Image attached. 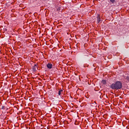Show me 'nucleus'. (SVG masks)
<instances>
[{"instance_id": "423d86ee", "label": "nucleus", "mask_w": 129, "mask_h": 129, "mask_svg": "<svg viewBox=\"0 0 129 129\" xmlns=\"http://www.w3.org/2000/svg\"><path fill=\"white\" fill-rule=\"evenodd\" d=\"M62 91H63V90H62L58 91V95H61V92H62Z\"/></svg>"}, {"instance_id": "0eeeda50", "label": "nucleus", "mask_w": 129, "mask_h": 129, "mask_svg": "<svg viewBox=\"0 0 129 129\" xmlns=\"http://www.w3.org/2000/svg\"><path fill=\"white\" fill-rule=\"evenodd\" d=\"M111 3H114V0H110Z\"/></svg>"}, {"instance_id": "f257e3e1", "label": "nucleus", "mask_w": 129, "mask_h": 129, "mask_svg": "<svg viewBox=\"0 0 129 129\" xmlns=\"http://www.w3.org/2000/svg\"><path fill=\"white\" fill-rule=\"evenodd\" d=\"M110 88L112 89H121V88H122V84L121 82L117 81L115 84L111 85Z\"/></svg>"}, {"instance_id": "20e7f679", "label": "nucleus", "mask_w": 129, "mask_h": 129, "mask_svg": "<svg viewBox=\"0 0 129 129\" xmlns=\"http://www.w3.org/2000/svg\"><path fill=\"white\" fill-rule=\"evenodd\" d=\"M97 20L98 23H99L100 22V16H99V15H98L97 16Z\"/></svg>"}, {"instance_id": "39448f33", "label": "nucleus", "mask_w": 129, "mask_h": 129, "mask_svg": "<svg viewBox=\"0 0 129 129\" xmlns=\"http://www.w3.org/2000/svg\"><path fill=\"white\" fill-rule=\"evenodd\" d=\"M33 69L34 71H36L37 69H38V67H37V64H35L34 66L33 67Z\"/></svg>"}, {"instance_id": "f03ea898", "label": "nucleus", "mask_w": 129, "mask_h": 129, "mask_svg": "<svg viewBox=\"0 0 129 129\" xmlns=\"http://www.w3.org/2000/svg\"><path fill=\"white\" fill-rule=\"evenodd\" d=\"M101 84L102 85H105V84H106V81H105V80H103L101 81Z\"/></svg>"}, {"instance_id": "7ed1b4c3", "label": "nucleus", "mask_w": 129, "mask_h": 129, "mask_svg": "<svg viewBox=\"0 0 129 129\" xmlns=\"http://www.w3.org/2000/svg\"><path fill=\"white\" fill-rule=\"evenodd\" d=\"M52 64L51 63H48L47 65V68H48V69H51V68H52Z\"/></svg>"}]
</instances>
